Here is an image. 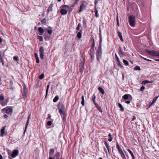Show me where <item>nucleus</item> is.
Instances as JSON below:
<instances>
[{"instance_id": "obj_1", "label": "nucleus", "mask_w": 159, "mask_h": 159, "mask_svg": "<svg viewBox=\"0 0 159 159\" xmlns=\"http://www.w3.org/2000/svg\"><path fill=\"white\" fill-rule=\"evenodd\" d=\"M57 108L59 110V112L63 120L66 119V114L64 111L63 110V109H64V107L62 103H59L57 105Z\"/></svg>"}, {"instance_id": "obj_2", "label": "nucleus", "mask_w": 159, "mask_h": 159, "mask_svg": "<svg viewBox=\"0 0 159 159\" xmlns=\"http://www.w3.org/2000/svg\"><path fill=\"white\" fill-rule=\"evenodd\" d=\"M102 42V38L101 37H100V41L98 46V49L97 50V52H96V55L97 58L98 60L99 61V60L102 58V49L101 47V43Z\"/></svg>"}, {"instance_id": "obj_3", "label": "nucleus", "mask_w": 159, "mask_h": 159, "mask_svg": "<svg viewBox=\"0 0 159 159\" xmlns=\"http://www.w3.org/2000/svg\"><path fill=\"white\" fill-rule=\"evenodd\" d=\"M129 22L130 25L131 27H134L135 24V17L133 15H131L129 17Z\"/></svg>"}, {"instance_id": "obj_4", "label": "nucleus", "mask_w": 159, "mask_h": 159, "mask_svg": "<svg viewBox=\"0 0 159 159\" xmlns=\"http://www.w3.org/2000/svg\"><path fill=\"white\" fill-rule=\"evenodd\" d=\"M19 151L18 150H14L11 153V156L8 157L9 159H12L16 157L18 155Z\"/></svg>"}, {"instance_id": "obj_5", "label": "nucleus", "mask_w": 159, "mask_h": 159, "mask_svg": "<svg viewBox=\"0 0 159 159\" xmlns=\"http://www.w3.org/2000/svg\"><path fill=\"white\" fill-rule=\"evenodd\" d=\"M6 111V113L7 114H10L11 115L12 113L13 109L11 107H7L6 108H3L2 110V111Z\"/></svg>"}, {"instance_id": "obj_6", "label": "nucleus", "mask_w": 159, "mask_h": 159, "mask_svg": "<svg viewBox=\"0 0 159 159\" xmlns=\"http://www.w3.org/2000/svg\"><path fill=\"white\" fill-rule=\"evenodd\" d=\"M146 52L152 56H159V52H157L154 51H151L147 50L146 51Z\"/></svg>"}, {"instance_id": "obj_7", "label": "nucleus", "mask_w": 159, "mask_h": 159, "mask_svg": "<svg viewBox=\"0 0 159 159\" xmlns=\"http://www.w3.org/2000/svg\"><path fill=\"white\" fill-rule=\"evenodd\" d=\"M44 52V49L43 48V47H40L39 49V52L40 54V57L42 59H43Z\"/></svg>"}, {"instance_id": "obj_8", "label": "nucleus", "mask_w": 159, "mask_h": 159, "mask_svg": "<svg viewBox=\"0 0 159 159\" xmlns=\"http://www.w3.org/2000/svg\"><path fill=\"white\" fill-rule=\"evenodd\" d=\"M23 92L22 93V96L23 97V98L24 99H25L26 98L27 93V89L26 88V87L25 86L23 87Z\"/></svg>"}, {"instance_id": "obj_9", "label": "nucleus", "mask_w": 159, "mask_h": 159, "mask_svg": "<svg viewBox=\"0 0 159 159\" xmlns=\"http://www.w3.org/2000/svg\"><path fill=\"white\" fill-rule=\"evenodd\" d=\"M89 55L92 59H93L94 57V49L90 48Z\"/></svg>"}, {"instance_id": "obj_10", "label": "nucleus", "mask_w": 159, "mask_h": 159, "mask_svg": "<svg viewBox=\"0 0 159 159\" xmlns=\"http://www.w3.org/2000/svg\"><path fill=\"white\" fill-rule=\"evenodd\" d=\"M118 53L120 57H123L124 56H125L126 54L124 52H123L121 48V47H120V48L119 49Z\"/></svg>"}, {"instance_id": "obj_11", "label": "nucleus", "mask_w": 159, "mask_h": 159, "mask_svg": "<svg viewBox=\"0 0 159 159\" xmlns=\"http://www.w3.org/2000/svg\"><path fill=\"white\" fill-rule=\"evenodd\" d=\"M91 41H92V43L91 46V48L94 49L95 43L94 39L93 37L91 38Z\"/></svg>"}, {"instance_id": "obj_12", "label": "nucleus", "mask_w": 159, "mask_h": 159, "mask_svg": "<svg viewBox=\"0 0 159 159\" xmlns=\"http://www.w3.org/2000/svg\"><path fill=\"white\" fill-rule=\"evenodd\" d=\"M85 9V7L84 4L83 3L80 6V10L79 11V12H80L84 10Z\"/></svg>"}, {"instance_id": "obj_13", "label": "nucleus", "mask_w": 159, "mask_h": 159, "mask_svg": "<svg viewBox=\"0 0 159 159\" xmlns=\"http://www.w3.org/2000/svg\"><path fill=\"white\" fill-rule=\"evenodd\" d=\"M76 30L77 31H79L82 32V28L80 23H79L78 24V26L76 28Z\"/></svg>"}, {"instance_id": "obj_14", "label": "nucleus", "mask_w": 159, "mask_h": 159, "mask_svg": "<svg viewBox=\"0 0 159 159\" xmlns=\"http://www.w3.org/2000/svg\"><path fill=\"white\" fill-rule=\"evenodd\" d=\"M53 5L52 4H51L49 6V7H48V9L47 10V12H48V13L50 11H51L52 10V7H53Z\"/></svg>"}, {"instance_id": "obj_15", "label": "nucleus", "mask_w": 159, "mask_h": 159, "mask_svg": "<svg viewBox=\"0 0 159 159\" xmlns=\"http://www.w3.org/2000/svg\"><path fill=\"white\" fill-rule=\"evenodd\" d=\"M5 128H6V126H4L2 128V129L1 130V135H0L1 136L3 137L4 136V135L5 130Z\"/></svg>"}, {"instance_id": "obj_16", "label": "nucleus", "mask_w": 159, "mask_h": 159, "mask_svg": "<svg viewBox=\"0 0 159 159\" xmlns=\"http://www.w3.org/2000/svg\"><path fill=\"white\" fill-rule=\"evenodd\" d=\"M54 150L53 148L50 149L49 152V156L52 157L54 153Z\"/></svg>"}, {"instance_id": "obj_17", "label": "nucleus", "mask_w": 159, "mask_h": 159, "mask_svg": "<svg viewBox=\"0 0 159 159\" xmlns=\"http://www.w3.org/2000/svg\"><path fill=\"white\" fill-rule=\"evenodd\" d=\"M38 31L39 32V34L42 35L44 33V30L43 28L41 27H39L38 28Z\"/></svg>"}, {"instance_id": "obj_18", "label": "nucleus", "mask_w": 159, "mask_h": 159, "mask_svg": "<svg viewBox=\"0 0 159 159\" xmlns=\"http://www.w3.org/2000/svg\"><path fill=\"white\" fill-rule=\"evenodd\" d=\"M67 12V10L64 9H61L60 11L62 15H65L66 14Z\"/></svg>"}, {"instance_id": "obj_19", "label": "nucleus", "mask_w": 159, "mask_h": 159, "mask_svg": "<svg viewBox=\"0 0 159 159\" xmlns=\"http://www.w3.org/2000/svg\"><path fill=\"white\" fill-rule=\"evenodd\" d=\"M118 36L119 38H120V40L123 42L124 41V40L123 39L122 35V33L121 32L118 31Z\"/></svg>"}, {"instance_id": "obj_20", "label": "nucleus", "mask_w": 159, "mask_h": 159, "mask_svg": "<svg viewBox=\"0 0 159 159\" xmlns=\"http://www.w3.org/2000/svg\"><path fill=\"white\" fill-rule=\"evenodd\" d=\"M44 38L46 41H49L50 38V36L46 34H44L43 35Z\"/></svg>"}, {"instance_id": "obj_21", "label": "nucleus", "mask_w": 159, "mask_h": 159, "mask_svg": "<svg viewBox=\"0 0 159 159\" xmlns=\"http://www.w3.org/2000/svg\"><path fill=\"white\" fill-rule=\"evenodd\" d=\"M116 148L118 150L119 153L123 152L121 148L120 147L118 143H117Z\"/></svg>"}, {"instance_id": "obj_22", "label": "nucleus", "mask_w": 159, "mask_h": 159, "mask_svg": "<svg viewBox=\"0 0 159 159\" xmlns=\"http://www.w3.org/2000/svg\"><path fill=\"white\" fill-rule=\"evenodd\" d=\"M34 55L35 57L36 62L37 63H39V61L38 54L37 53H35L34 54Z\"/></svg>"}, {"instance_id": "obj_23", "label": "nucleus", "mask_w": 159, "mask_h": 159, "mask_svg": "<svg viewBox=\"0 0 159 159\" xmlns=\"http://www.w3.org/2000/svg\"><path fill=\"white\" fill-rule=\"evenodd\" d=\"M129 153L130 154L131 156H132V157L133 159H135L134 156V154L129 149H127Z\"/></svg>"}, {"instance_id": "obj_24", "label": "nucleus", "mask_w": 159, "mask_h": 159, "mask_svg": "<svg viewBox=\"0 0 159 159\" xmlns=\"http://www.w3.org/2000/svg\"><path fill=\"white\" fill-rule=\"evenodd\" d=\"M49 28H50L51 29H48L46 30H47L48 34H51L52 33V30L50 27H49Z\"/></svg>"}, {"instance_id": "obj_25", "label": "nucleus", "mask_w": 159, "mask_h": 159, "mask_svg": "<svg viewBox=\"0 0 159 159\" xmlns=\"http://www.w3.org/2000/svg\"><path fill=\"white\" fill-rule=\"evenodd\" d=\"M104 144H105V147L107 148V149L108 150V153H109V146H108V144H107V142L106 141H105L104 142Z\"/></svg>"}, {"instance_id": "obj_26", "label": "nucleus", "mask_w": 159, "mask_h": 159, "mask_svg": "<svg viewBox=\"0 0 159 159\" xmlns=\"http://www.w3.org/2000/svg\"><path fill=\"white\" fill-rule=\"evenodd\" d=\"M94 9L95 16L96 18H98L99 17V15L98 14V10L96 8H94Z\"/></svg>"}, {"instance_id": "obj_27", "label": "nucleus", "mask_w": 159, "mask_h": 159, "mask_svg": "<svg viewBox=\"0 0 159 159\" xmlns=\"http://www.w3.org/2000/svg\"><path fill=\"white\" fill-rule=\"evenodd\" d=\"M129 96H130L129 94H126L122 97V98L125 100H127L128 99Z\"/></svg>"}, {"instance_id": "obj_28", "label": "nucleus", "mask_w": 159, "mask_h": 159, "mask_svg": "<svg viewBox=\"0 0 159 159\" xmlns=\"http://www.w3.org/2000/svg\"><path fill=\"white\" fill-rule=\"evenodd\" d=\"M118 105L119 107L120 108V111H123L124 110V108L122 106L120 103H118Z\"/></svg>"}, {"instance_id": "obj_29", "label": "nucleus", "mask_w": 159, "mask_h": 159, "mask_svg": "<svg viewBox=\"0 0 159 159\" xmlns=\"http://www.w3.org/2000/svg\"><path fill=\"white\" fill-rule=\"evenodd\" d=\"M81 98L82 101L81 102V104L83 106H84V96L83 95H82Z\"/></svg>"}, {"instance_id": "obj_30", "label": "nucleus", "mask_w": 159, "mask_h": 159, "mask_svg": "<svg viewBox=\"0 0 159 159\" xmlns=\"http://www.w3.org/2000/svg\"><path fill=\"white\" fill-rule=\"evenodd\" d=\"M98 89L99 91L102 93V94H104V91L102 87H99L98 88Z\"/></svg>"}, {"instance_id": "obj_31", "label": "nucleus", "mask_w": 159, "mask_h": 159, "mask_svg": "<svg viewBox=\"0 0 159 159\" xmlns=\"http://www.w3.org/2000/svg\"><path fill=\"white\" fill-rule=\"evenodd\" d=\"M119 153L120 155L122 158L123 159H125V156L124 153H123V152H119Z\"/></svg>"}, {"instance_id": "obj_32", "label": "nucleus", "mask_w": 159, "mask_h": 159, "mask_svg": "<svg viewBox=\"0 0 159 159\" xmlns=\"http://www.w3.org/2000/svg\"><path fill=\"white\" fill-rule=\"evenodd\" d=\"M59 99V97L58 96H56L53 99V101L54 102H56Z\"/></svg>"}, {"instance_id": "obj_33", "label": "nucleus", "mask_w": 159, "mask_h": 159, "mask_svg": "<svg viewBox=\"0 0 159 159\" xmlns=\"http://www.w3.org/2000/svg\"><path fill=\"white\" fill-rule=\"evenodd\" d=\"M152 82V81H149L148 80H146L144 81H143L142 82V83L143 84H145L147 83H151Z\"/></svg>"}, {"instance_id": "obj_34", "label": "nucleus", "mask_w": 159, "mask_h": 159, "mask_svg": "<svg viewBox=\"0 0 159 159\" xmlns=\"http://www.w3.org/2000/svg\"><path fill=\"white\" fill-rule=\"evenodd\" d=\"M82 32L79 31L77 34V36L79 38H81L82 36Z\"/></svg>"}, {"instance_id": "obj_35", "label": "nucleus", "mask_w": 159, "mask_h": 159, "mask_svg": "<svg viewBox=\"0 0 159 159\" xmlns=\"http://www.w3.org/2000/svg\"><path fill=\"white\" fill-rule=\"evenodd\" d=\"M49 87H50V85L49 84L47 85V89H46V97L47 96V95L48 93V89L49 88Z\"/></svg>"}, {"instance_id": "obj_36", "label": "nucleus", "mask_w": 159, "mask_h": 159, "mask_svg": "<svg viewBox=\"0 0 159 159\" xmlns=\"http://www.w3.org/2000/svg\"><path fill=\"white\" fill-rule=\"evenodd\" d=\"M134 69L136 70H141L139 66H136L134 67Z\"/></svg>"}, {"instance_id": "obj_37", "label": "nucleus", "mask_w": 159, "mask_h": 159, "mask_svg": "<svg viewBox=\"0 0 159 159\" xmlns=\"http://www.w3.org/2000/svg\"><path fill=\"white\" fill-rule=\"evenodd\" d=\"M37 39H39L40 41H43V39L42 36H38L37 37Z\"/></svg>"}, {"instance_id": "obj_38", "label": "nucleus", "mask_w": 159, "mask_h": 159, "mask_svg": "<svg viewBox=\"0 0 159 159\" xmlns=\"http://www.w3.org/2000/svg\"><path fill=\"white\" fill-rule=\"evenodd\" d=\"M117 61V65L118 66L121 68L123 67V66L121 65L120 61L119 60V61Z\"/></svg>"}, {"instance_id": "obj_39", "label": "nucleus", "mask_w": 159, "mask_h": 159, "mask_svg": "<svg viewBox=\"0 0 159 159\" xmlns=\"http://www.w3.org/2000/svg\"><path fill=\"white\" fill-rule=\"evenodd\" d=\"M123 62L126 66H128L129 65L128 62L125 60L124 59L123 60Z\"/></svg>"}, {"instance_id": "obj_40", "label": "nucleus", "mask_w": 159, "mask_h": 159, "mask_svg": "<svg viewBox=\"0 0 159 159\" xmlns=\"http://www.w3.org/2000/svg\"><path fill=\"white\" fill-rule=\"evenodd\" d=\"M29 120H27V121L26 122V125H25V131H24V133H25V131H26V129L27 128V127L28 124L29 123Z\"/></svg>"}, {"instance_id": "obj_41", "label": "nucleus", "mask_w": 159, "mask_h": 159, "mask_svg": "<svg viewBox=\"0 0 159 159\" xmlns=\"http://www.w3.org/2000/svg\"><path fill=\"white\" fill-rule=\"evenodd\" d=\"M95 96L93 95V96H92V101H93V102L94 103V104L96 105V103H95Z\"/></svg>"}, {"instance_id": "obj_42", "label": "nucleus", "mask_w": 159, "mask_h": 159, "mask_svg": "<svg viewBox=\"0 0 159 159\" xmlns=\"http://www.w3.org/2000/svg\"><path fill=\"white\" fill-rule=\"evenodd\" d=\"M60 155V153L59 152H57L56 154L54 155L55 157H56L57 158H59V156Z\"/></svg>"}, {"instance_id": "obj_43", "label": "nucleus", "mask_w": 159, "mask_h": 159, "mask_svg": "<svg viewBox=\"0 0 159 159\" xmlns=\"http://www.w3.org/2000/svg\"><path fill=\"white\" fill-rule=\"evenodd\" d=\"M4 96L2 95H0V101H1V102L3 101L4 100Z\"/></svg>"}, {"instance_id": "obj_44", "label": "nucleus", "mask_w": 159, "mask_h": 159, "mask_svg": "<svg viewBox=\"0 0 159 159\" xmlns=\"http://www.w3.org/2000/svg\"><path fill=\"white\" fill-rule=\"evenodd\" d=\"M44 77V75L43 73H42L39 77V78L40 79H42Z\"/></svg>"}, {"instance_id": "obj_45", "label": "nucleus", "mask_w": 159, "mask_h": 159, "mask_svg": "<svg viewBox=\"0 0 159 159\" xmlns=\"http://www.w3.org/2000/svg\"><path fill=\"white\" fill-rule=\"evenodd\" d=\"M13 59L14 61H18V60L19 58L18 56H15L14 57Z\"/></svg>"}, {"instance_id": "obj_46", "label": "nucleus", "mask_w": 159, "mask_h": 159, "mask_svg": "<svg viewBox=\"0 0 159 159\" xmlns=\"http://www.w3.org/2000/svg\"><path fill=\"white\" fill-rule=\"evenodd\" d=\"M140 57H141L142 58H143V59H144L145 60H146V61H152V60H149V59H147V58H144V57H142V56H140Z\"/></svg>"}, {"instance_id": "obj_47", "label": "nucleus", "mask_w": 159, "mask_h": 159, "mask_svg": "<svg viewBox=\"0 0 159 159\" xmlns=\"http://www.w3.org/2000/svg\"><path fill=\"white\" fill-rule=\"evenodd\" d=\"M0 103L1 105L3 106H4L7 104L4 102L2 101L0 102Z\"/></svg>"}, {"instance_id": "obj_48", "label": "nucleus", "mask_w": 159, "mask_h": 159, "mask_svg": "<svg viewBox=\"0 0 159 159\" xmlns=\"http://www.w3.org/2000/svg\"><path fill=\"white\" fill-rule=\"evenodd\" d=\"M52 122L50 121H49L47 122V125L49 126H50L51 125Z\"/></svg>"}, {"instance_id": "obj_49", "label": "nucleus", "mask_w": 159, "mask_h": 159, "mask_svg": "<svg viewBox=\"0 0 159 159\" xmlns=\"http://www.w3.org/2000/svg\"><path fill=\"white\" fill-rule=\"evenodd\" d=\"M46 20L45 19H42L41 21V22L42 24H44L46 23Z\"/></svg>"}, {"instance_id": "obj_50", "label": "nucleus", "mask_w": 159, "mask_h": 159, "mask_svg": "<svg viewBox=\"0 0 159 159\" xmlns=\"http://www.w3.org/2000/svg\"><path fill=\"white\" fill-rule=\"evenodd\" d=\"M145 89V87L143 86H142L141 87L140 89V90L141 91H143Z\"/></svg>"}, {"instance_id": "obj_51", "label": "nucleus", "mask_w": 159, "mask_h": 159, "mask_svg": "<svg viewBox=\"0 0 159 159\" xmlns=\"http://www.w3.org/2000/svg\"><path fill=\"white\" fill-rule=\"evenodd\" d=\"M62 7L63 8H66V7L68 8L69 7V6L67 5H64L62 6Z\"/></svg>"}, {"instance_id": "obj_52", "label": "nucleus", "mask_w": 159, "mask_h": 159, "mask_svg": "<svg viewBox=\"0 0 159 159\" xmlns=\"http://www.w3.org/2000/svg\"><path fill=\"white\" fill-rule=\"evenodd\" d=\"M159 97V96H157V97H155V98H154L153 99V100H154V101H156V100H157V99Z\"/></svg>"}, {"instance_id": "obj_53", "label": "nucleus", "mask_w": 159, "mask_h": 159, "mask_svg": "<svg viewBox=\"0 0 159 159\" xmlns=\"http://www.w3.org/2000/svg\"><path fill=\"white\" fill-rule=\"evenodd\" d=\"M104 151L105 152V153H106L107 155V149L105 147L104 148Z\"/></svg>"}, {"instance_id": "obj_54", "label": "nucleus", "mask_w": 159, "mask_h": 159, "mask_svg": "<svg viewBox=\"0 0 159 159\" xmlns=\"http://www.w3.org/2000/svg\"><path fill=\"white\" fill-rule=\"evenodd\" d=\"M115 56H116V60L117 61L120 60L119 59L118 57L116 54H115Z\"/></svg>"}, {"instance_id": "obj_55", "label": "nucleus", "mask_w": 159, "mask_h": 159, "mask_svg": "<svg viewBox=\"0 0 159 159\" xmlns=\"http://www.w3.org/2000/svg\"><path fill=\"white\" fill-rule=\"evenodd\" d=\"M98 111L100 112H102V111L100 107H98Z\"/></svg>"}, {"instance_id": "obj_56", "label": "nucleus", "mask_w": 159, "mask_h": 159, "mask_svg": "<svg viewBox=\"0 0 159 159\" xmlns=\"http://www.w3.org/2000/svg\"><path fill=\"white\" fill-rule=\"evenodd\" d=\"M99 0H95V5H96V4H97L98 2L99 1Z\"/></svg>"}, {"instance_id": "obj_57", "label": "nucleus", "mask_w": 159, "mask_h": 159, "mask_svg": "<svg viewBox=\"0 0 159 159\" xmlns=\"http://www.w3.org/2000/svg\"><path fill=\"white\" fill-rule=\"evenodd\" d=\"M113 140V138L111 137V135L110 134V142L111 141Z\"/></svg>"}, {"instance_id": "obj_58", "label": "nucleus", "mask_w": 159, "mask_h": 159, "mask_svg": "<svg viewBox=\"0 0 159 159\" xmlns=\"http://www.w3.org/2000/svg\"><path fill=\"white\" fill-rule=\"evenodd\" d=\"M8 117V116L6 114L4 115V117L5 118H7Z\"/></svg>"}, {"instance_id": "obj_59", "label": "nucleus", "mask_w": 159, "mask_h": 159, "mask_svg": "<svg viewBox=\"0 0 159 159\" xmlns=\"http://www.w3.org/2000/svg\"><path fill=\"white\" fill-rule=\"evenodd\" d=\"M0 60H1L0 61L2 62V65H3L4 64V62H3L4 61H3V59L2 58V60L1 59H0Z\"/></svg>"}, {"instance_id": "obj_60", "label": "nucleus", "mask_w": 159, "mask_h": 159, "mask_svg": "<svg viewBox=\"0 0 159 159\" xmlns=\"http://www.w3.org/2000/svg\"><path fill=\"white\" fill-rule=\"evenodd\" d=\"M125 103L127 104H129L130 103V101H127L125 102Z\"/></svg>"}, {"instance_id": "obj_61", "label": "nucleus", "mask_w": 159, "mask_h": 159, "mask_svg": "<svg viewBox=\"0 0 159 159\" xmlns=\"http://www.w3.org/2000/svg\"><path fill=\"white\" fill-rule=\"evenodd\" d=\"M116 20H117V24L119 26V20L118 19V18H117V19Z\"/></svg>"}, {"instance_id": "obj_62", "label": "nucleus", "mask_w": 159, "mask_h": 159, "mask_svg": "<svg viewBox=\"0 0 159 159\" xmlns=\"http://www.w3.org/2000/svg\"><path fill=\"white\" fill-rule=\"evenodd\" d=\"M135 118H136L134 116L133 117V119H132V121L134 120H135Z\"/></svg>"}, {"instance_id": "obj_63", "label": "nucleus", "mask_w": 159, "mask_h": 159, "mask_svg": "<svg viewBox=\"0 0 159 159\" xmlns=\"http://www.w3.org/2000/svg\"><path fill=\"white\" fill-rule=\"evenodd\" d=\"M51 117V116L49 114H48V116L47 118V119H48L50 118Z\"/></svg>"}, {"instance_id": "obj_64", "label": "nucleus", "mask_w": 159, "mask_h": 159, "mask_svg": "<svg viewBox=\"0 0 159 159\" xmlns=\"http://www.w3.org/2000/svg\"><path fill=\"white\" fill-rule=\"evenodd\" d=\"M48 159H53V158L52 157L49 156V158Z\"/></svg>"}]
</instances>
